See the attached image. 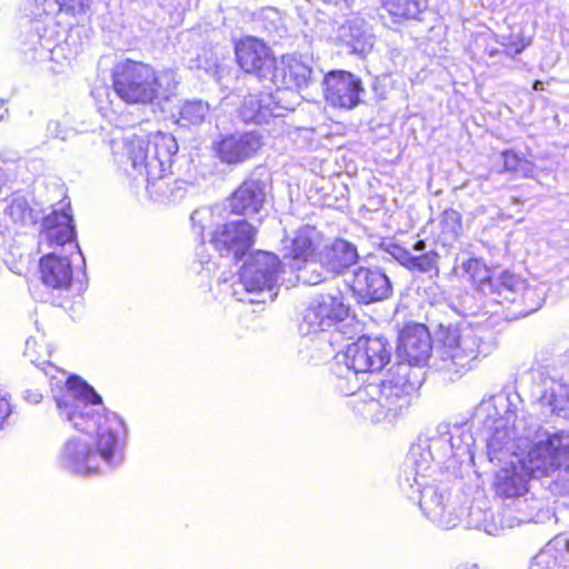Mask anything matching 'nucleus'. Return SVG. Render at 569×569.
<instances>
[{
    "mask_svg": "<svg viewBox=\"0 0 569 569\" xmlns=\"http://www.w3.org/2000/svg\"><path fill=\"white\" fill-rule=\"evenodd\" d=\"M402 490L409 499H418L419 507L423 513L439 527L451 529L459 523V515L447 510V492L439 491L430 481L422 482V486H415L411 493L408 491V487Z\"/></svg>",
    "mask_w": 569,
    "mask_h": 569,
    "instance_id": "f8f14e48",
    "label": "nucleus"
},
{
    "mask_svg": "<svg viewBox=\"0 0 569 569\" xmlns=\"http://www.w3.org/2000/svg\"><path fill=\"white\" fill-rule=\"evenodd\" d=\"M492 349V345L469 326L441 327L431 367L455 381L472 370L479 359L487 357Z\"/></svg>",
    "mask_w": 569,
    "mask_h": 569,
    "instance_id": "39448f33",
    "label": "nucleus"
},
{
    "mask_svg": "<svg viewBox=\"0 0 569 569\" xmlns=\"http://www.w3.org/2000/svg\"><path fill=\"white\" fill-rule=\"evenodd\" d=\"M569 552V536L561 533L551 539L532 559L530 567L552 569L566 566Z\"/></svg>",
    "mask_w": 569,
    "mask_h": 569,
    "instance_id": "cd10ccee",
    "label": "nucleus"
},
{
    "mask_svg": "<svg viewBox=\"0 0 569 569\" xmlns=\"http://www.w3.org/2000/svg\"><path fill=\"white\" fill-rule=\"evenodd\" d=\"M11 413V406L9 399L6 393L0 391V430L3 428V425Z\"/></svg>",
    "mask_w": 569,
    "mask_h": 569,
    "instance_id": "49530a36",
    "label": "nucleus"
},
{
    "mask_svg": "<svg viewBox=\"0 0 569 569\" xmlns=\"http://www.w3.org/2000/svg\"><path fill=\"white\" fill-rule=\"evenodd\" d=\"M510 437L507 436V433H503L502 437H500V432L497 431L488 441V448L492 451H499L502 449L503 445L508 443V440Z\"/></svg>",
    "mask_w": 569,
    "mask_h": 569,
    "instance_id": "de8ad7c7",
    "label": "nucleus"
},
{
    "mask_svg": "<svg viewBox=\"0 0 569 569\" xmlns=\"http://www.w3.org/2000/svg\"><path fill=\"white\" fill-rule=\"evenodd\" d=\"M540 84H541V83H540L539 81H536V83H535V89H539V88H540Z\"/></svg>",
    "mask_w": 569,
    "mask_h": 569,
    "instance_id": "864d4df0",
    "label": "nucleus"
},
{
    "mask_svg": "<svg viewBox=\"0 0 569 569\" xmlns=\"http://www.w3.org/2000/svg\"><path fill=\"white\" fill-rule=\"evenodd\" d=\"M286 91L259 92L244 97L239 107V117L246 123L268 122L271 117H282L283 111L293 110L295 102L284 101Z\"/></svg>",
    "mask_w": 569,
    "mask_h": 569,
    "instance_id": "9d476101",
    "label": "nucleus"
},
{
    "mask_svg": "<svg viewBox=\"0 0 569 569\" xmlns=\"http://www.w3.org/2000/svg\"><path fill=\"white\" fill-rule=\"evenodd\" d=\"M54 401L62 421L83 433H96L93 449L80 438L69 439L60 452L63 468L77 475H92L102 467H116L123 461L122 437L126 429L122 419L106 411L101 397L91 386L77 388L71 382L64 393L56 395Z\"/></svg>",
    "mask_w": 569,
    "mask_h": 569,
    "instance_id": "f257e3e1",
    "label": "nucleus"
},
{
    "mask_svg": "<svg viewBox=\"0 0 569 569\" xmlns=\"http://www.w3.org/2000/svg\"><path fill=\"white\" fill-rule=\"evenodd\" d=\"M448 433H450V425L440 423L431 436L418 438L422 445L428 447V451L439 466L445 463L452 455L451 437Z\"/></svg>",
    "mask_w": 569,
    "mask_h": 569,
    "instance_id": "c756f323",
    "label": "nucleus"
},
{
    "mask_svg": "<svg viewBox=\"0 0 569 569\" xmlns=\"http://www.w3.org/2000/svg\"><path fill=\"white\" fill-rule=\"evenodd\" d=\"M319 232L316 228L305 226L292 238L282 241L283 258L291 259L290 268L300 269L302 262L312 259L318 246Z\"/></svg>",
    "mask_w": 569,
    "mask_h": 569,
    "instance_id": "5701e85b",
    "label": "nucleus"
},
{
    "mask_svg": "<svg viewBox=\"0 0 569 569\" xmlns=\"http://www.w3.org/2000/svg\"><path fill=\"white\" fill-rule=\"evenodd\" d=\"M24 399L30 403H39L42 399V393L38 390H26Z\"/></svg>",
    "mask_w": 569,
    "mask_h": 569,
    "instance_id": "09e8293b",
    "label": "nucleus"
},
{
    "mask_svg": "<svg viewBox=\"0 0 569 569\" xmlns=\"http://www.w3.org/2000/svg\"><path fill=\"white\" fill-rule=\"evenodd\" d=\"M439 465L428 451V447L419 440L411 446L399 479L401 489L408 487L411 493L415 486H422V482L430 481L431 476Z\"/></svg>",
    "mask_w": 569,
    "mask_h": 569,
    "instance_id": "a211bd4d",
    "label": "nucleus"
},
{
    "mask_svg": "<svg viewBox=\"0 0 569 569\" xmlns=\"http://www.w3.org/2000/svg\"><path fill=\"white\" fill-rule=\"evenodd\" d=\"M347 282L353 296L362 303L382 301L392 292L389 278L378 268L357 267Z\"/></svg>",
    "mask_w": 569,
    "mask_h": 569,
    "instance_id": "4468645a",
    "label": "nucleus"
},
{
    "mask_svg": "<svg viewBox=\"0 0 569 569\" xmlns=\"http://www.w3.org/2000/svg\"><path fill=\"white\" fill-rule=\"evenodd\" d=\"M502 158L503 166L507 171H512L526 176L530 170V163L515 151L503 152Z\"/></svg>",
    "mask_w": 569,
    "mask_h": 569,
    "instance_id": "a19ab883",
    "label": "nucleus"
},
{
    "mask_svg": "<svg viewBox=\"0 0 569 569\" xmlns=\"http://www.w3.org/2000/svg\"><path fill=\"white\" fill-rule=\"evenodd\" d=\"M557 472L559 473V475H557V478H560V475H562V473L565 477L569 472V458L566 460V463L559 470H557L552 473V476ZM549 477H551V475Z\"/></svg>",
    "mask_w": 569,
    "mask_h": 569,
    "instance_id": "3c124183",
    "label": "nucleus"
},
{
    "mask_svg": "<svg viewBox=\"0 0 569 569\" xmlns=\"http://www.w3.org/2000/svg\"><path fill=\"white\" fill-rule=\"evenodd\" d=\"M325 97L336 108L352 109L363 91L360 79L347 71H331L323 79Z\"/></svg>",
    "mask_w": 569,
    "mask_h": 569,
    "instance_id": "f3484780",
    "label": "nucleus"
},
{
    "mask_svg": "<svg viewBox=\"0 0 569 569\" xmlns=\"http://www.w3.org/2000/svg\"><path fill=\"white\" fill-rule=\"evenodd\" d=\"M7 213L14 223L22 226H34L41 219L40 212L31 209L22 198L13 199L8 206Z\"/></svg>",
    "mask_w": 569,
    "mask_h": 569,
    "instance_id": "72a5a7b5",
    "label": "nucleus"
},
{
    "mask_svg": "<svg viewBox=\"0 0 569 569\" xmlns=\"http://www.w3.org/2000/svg\"><path fill=\"white\" fill-rule=\"evenodd\" d=\"M42 282L52 289H67L72 281V267L69 258L48 253L40 260Z\"/></svg>",
    "mask_w": 569,
    "mask_h": 569,
    "instance_id": "393cba45",
    "label": "nucleus"
},
{
    "mask_svg": "<svg viewBox=\"0 0 569 569\" xmlns=\"http://www.w3.org/2000/svg\"><path fill=\"white\" fill-rule=\"evenodd\" d=\"M433 351L431 336L425 325L415 323L401 331L398 356L402 361L399 363H408L411 368L420 370L429 360L432 361Z\"/></svg>",
    "mask_w": 569,
    "mask_h": 569,
    "instance_id": "ddd939ff",
    "label": "nucleus"
},
{
    "mask_svg": "<svg viewBox=\"0 0 569 569\" xmlns=\"http://www.w3.org/2000/svg\"><path fill=\"white\" fill-rule=\"evenodd\" d=\"M312 69L296 56H283L274 67L269 78L277 90L286 91L284 101L295 102L299 99L296 90L305 88L311 80Z\"/></svg>",
    "mask_w": 569,
    "mask_h": 569,
    "instance_id": "9b49d317",
    "label": "nucleus"
},
{
    "mask_svg": "<svg viewBox=\"0 0 569 569\" xmlns=\"http://www.w3.org/2000/svg\"><path fill=\"white\" fill-rule=\"evenodd\" d=\"M47 133L49 137L62 141H67L76 134L72 129L62 127L59 121H49L47 124Z\"/></svg>",
    "mask_w": 569,
    "mask_h": 569,
    "instance_id": "c03bdc74",
    "label": "nucleus"
},
{
    "mask_svg": "<svg viewBox=\"0 0 569 569\" xmlns=\"http://www.w3.org/2000/svg\"><path fill=\"white\" fill-rule=\"evenodd\" d=\"M441 232L446 237V240H456L462 230L461 216L455 209H447L440 217Z\"/></svg>",
    "mask_w": 569,
    "mask_h": 569,
    "instance_id": "4c0bfd02",
    "label": "nucleus"
},
{
    "mask_svg": "<svg viewBox=\"0 0 569 569\" xmlns=\"http://www.w3.org/2000/svg\"><path fill=\"white\" fill-rule=\"evenodd\" d=\"M368 356L371 358V362L373 363V370H381L390 360L391 356V346L389 342L382 337V351L375 352L368 350Z\"/></svg>",
    "mask_w": 569,
    "mask_h": 569,
    "instance_id": "37998d69",
    "label": "nucleus"
},
{
    "mask_svg": "<svg viewBox=\"0 0 569 569\" xmlns=\"http://www.w3.org/2000/svg\"><path fill=\"white\" fill-rule=\"evenodd\" d=\"M9 116V110L7 108H4V101L3 100H0V121H4L7 120Z\"/></svg>",
    "mask_w": 569,
    "mask_h": 569,
    "instance_id": "8fccbe9b",
    "label": "nucleus"
},
{
    "mask_svg": "<svg viewBox=\"0 0 569 569\" xmlns=\"http://www.w3.org/2000/svg\"><path fill=\"white\" fill-rule=\"evenodd\" d=\"M76 239V228L70 211L66 208L53 210L42 219V229L39 233V251L53 247H61Z\"/></svg>",
    "mask_w": 569,
    "mask_h": 569,
    "instance_id": "aec40b11",
    "label": "nucleus"
},
{
    "mask_svg": "<svg viewBox=\"0 0 569 569\" xmlns=\"http://www.w3.org/2000/svg\"><path fill=\"white\" fill-rule=\"evenodd\" d=\"M332 371L336 376V389L342 396H356L359 400V392L363 390V387H360L358 377L361 372L356 371L355 368H351L338 359L335 360Z\"/></svg>",
    "mask_w": 569,
    "mask_h": 569,
    "instance_id": "7c9ffc66",
    "label": "nucleus"
},
{
    "mask_svg": "<svg viewBox=\"0 0 569 569\" xmlns=\"http://www.w3.org/2000/svg\"><path fill=\"white\" fill-rule=\"evenodd\" d=\"M116 161L128 171L130 164L134 178L142 177L147 182L150 197L159 202H178L188 191L184 180L166 181L172 167V158L178 152V142L171 133L157 131L147 134L127 131L120 138L111 140Z\"/></svg>",
    "mask_w": 569,
    "mask_h": 569,
    "instance_id": "f03ea898",
    "label": "nucleus"
},
{
    "mask_svg": "<svg viewBox=\"0 0 569 569\" xmlns=\"http://www.w3.org/2000/svg\"><path fill=\"white\" fill-rule=\"evenodd\" d=\"M176 86L172 72L157 74L149 64L129 59L119 62L112 70L114 92L131 104H148L159 97L167 99Z\"/></svg>",
    "mask_w": 569,
    "mask_h": 569,
    "instance_id": "423d86ee",
    "label": "nucleus"
},
{
    "mask_svg": "<svg viewBox=\"0 0 569 569\" xmlns=\"http://www.w3.org/2000/svg\"><path fill=\"white\" fill-rule=\"evenodd\" d=\"M199 214L198 211H194L192 214H191V220L194 221L196 220V217Z\"/></svg>",
    "mask_w": 569,
    "mask_h": 569,
    "instance_id": "603ef678",
    "label": "nucleus"
},
{
    "mask_svg": "<svg viewBox=\"0 0 569 569\" xmlns=\"http://www.w3.org/2000/svg\"><path fill=\"white\" fill-rule=\"evenodd\" d=\"M501 46L503 47V50H489V56L493 57L496 54H499L502 52L507 57L513 58L515 56L521 53L525 48L528 46V43L520 37H510L501 42Z\"/></svg>",
    "mask_w": 569,
    "mask_h": 569,
    "instance_id": "79ce46f5",
    "label": "nucleus"
},
{
    "mask_svg": "<svg viewBox=\"0 0 569 569\" xmlns=\"http://www.w3.org/2000/svg\"><path fill=\"white\" fill-rule=\"evenodd\" d=\"M349 315V308L343 303L339 292L323 293L315 297L303 312L299 331L302 336L322 333V340L330 343L327 331L343 321Z\"/></svg>",
    "mask_w": 569,
    "mask_h": 569,
    "instance_id": "6e6552de",
    "label": "nucleus"
},
{
    "mask_svg": "<svg viewBox=\"0 0 569 569\" xmlns=\"http://www.w3.org/2000/svg\"><path fill=\"white\" fill-rule=\"evenodd\" d=\"M421 386V373L408 363H396L389 377L370 382L359 392L362 415L375 422H392L410 407L413 392Z\"/></svg>",
    "mask_w": 569,
    "mask_h": 569,
    "instance_id": "20e7f679",
    "label": "nucleus"
},
{
    "mask_svg": "<svg viewBox=\"0 0 569 569\" xmlns=\"http://www.w3.org/2000/svg\"><path fill=\"white\" fill-rule=\"evenodd\" d=\"M359 254L351 242L343 239H336L331 244L326 246L320 253L321 264L329 270L340 273L357 263Z\"/></svg>",
    "mask_w": 569,
    "mask_h": 569,
    "instance_id": "a878e982",
    "label": "nucleus"
},
{
    "mask_svg": "<svg viewBox=\"0 0 569 569\" xmlns=\"http://www.w3.org/2000/svg\"><path fill=\"white\" fill-rule=\"evenodd\" d=\"M61 10L72 14L83 13L89 7V0H56Z\"/></svg>",
    "mask_w": 569,
    "mask_h": 569,
    "instance_id": "a18cd8bd",
    "label": "nucleus"
},
{
    "mask_svg": "<svg viewBox=\"0 0 569 569\" xmlns=\"http://www.w3.org/2000/svg\"><path fill=\"white\" fill-rule=\"evenodd\" d=\"M254 236V227L240 220L218 227L211 234L210 243L221 257H231L239 261L252 247Z\"/></svg>",
    "mask_w": 569,
    "mask_h": 569,
    "instance_id": "1a4fd4ad",
    "label": "nucleus"
},
{
    "mask_svg": "<svg viewBox=\"0 0 569 569\" xmlns=\"http://www.w3.org/2000/svg\"><path fill=\"white\" fill-rule=\"evenodd\" d=\"M368 350L375 352L382 351V337L362 336L357 341L347 346L342 353L336 356L335 359L355 368L356 371L366 373L373 372V363L368 356Z\"/></svg>",
    "mask_w": 569,
    "mask_h": 569,
    "instance_id": "b1692460",
    "label": "nucleus"
},
{
    "mask_svg": "<svg viewBox=\"0 0 569 569\" xmlns=\"http://www.w3.org/2000/svg\"><path fill=\"white\" fill-rule=\"evenodd\" d=\"M236 59L240 68L254 73L260 79H268L274 67V57L270 49L254 37L240 39L234 47Z\"/></svg>",
    "mask_w": 569,
    "mask_h": 569,
    "instance_id": "2eb2a0df",
    "label": "nucleus"
},
{
    "mask_svg": "<svg viewBox=\"0 0 569 569\" xmlns=\"http://www.w3.org/2000/svg\"><path fill=\"white\" fill-rule=\"evenodd\" d=\"M549 406L551 411L559 417L569 415V391L566 386L557 385L550 389Z\"/></svg>",
    "mask_w": 569,
    "mask_h": 569,
    "instance_id": "58836bf2",
    "label": "nucleus"
},
{
    "mask_svg": "<svg viewBox=\"0 0 569 569\" xmlns=\"http://www.w3.org/2000/svg\"><path fill=\"white\" fill-rule=\"evenodd\" d=\"M322 268L323 266L320 267V269ZM297 270V280L302 281L305 284L315 286L325 279L322 272L319 270L318 263L311 259L308 260V262H302L300 269Z\"/></svg>",
    "mask_w": 569,
    "mask_h": 569,
    "instance_id": "ea45409f",
    "label": "nucleus"
},
{
    "mask_svg": "<svg viewBox=\"0 0 569 569\" xmlns=\"http://www.w3.org/2000/svg\"><path fill=\"white\" fill-rule=\"evenodd\" d=\"M461 269L463 273L467 274L473 283H478L482 290L489 287L492 276L490 274V270L480 260L468 259L462 262Z\"/></svg>",
    "mask_w": 569,
    "mask_h": 569,
    "instance_id": "e433bc0d",
    "label": "nucleus"
},
{
    "mask_svg": "<svg viewBox=\"0 0 569 569\" xmlns=\"http://www.w3.org/2000/svg\"><path fill=\"white\" fill-rule=\"evenodd\" d=\"M382 7L398 22L403 19H416L422 10L421 0H383Z\"/></svg>",
    "mask_w": 569,
    "mask_h": 569,
    "instance_id": "473e14b6",
    "label": "nucleus"
},
{
    "mask_svg": "<svg viewBox=\"0 0 569 569\" xmlns=\"http://www.w3.org/2000/svg\"><path fill=\"white\" fill-rule=\"evenodd\" d=\"M47 356H49L47 347L38 343L34 339H28L26 341L24 357L49 377L52 385L53 397L64 393L71 382L74 383L77 388L80 386H89L77 376H68L66 371L48 361L46 359Z\"/></svg>",
    "mask_w": 569,
    "mask_h": 569,
    "instance_id": "6ab92c4d",
    "label": "nucleus"
},
{
    "mask_svg": "<svg viewBox=\"0 0 569 569\" xmlns=\"http://www.w3.org/2000/svg\"><path fill=\"white\" fill-rule=\"evenodd\" d=\"M568 448L569 431H546L528 450L515 453V460L509 467L497 472V495L513 498L525 493L530 478L550 476L566 463Z\"/></svg>",
    "mask_w": 569,
    "mask_h": 569,
    "instance_id": "7ed1b4c3",
    "label": "nucleus"
},
{
    "mask_svg": "<svg viewBox=\"0 0 569 569\" xmlns=\"http://www.w3.org/2000/svg\"><path fill=\"white\" fill-rule=\"evenodd\" d=\"M266 200V184L257 179L244 180L229 197L232 213L252 216L258 213Z\"/></svg>",
    "mask_w": 569,
    "mask_h": 569,
    "instance_id": "4be33fe9",
    "label": "nucleus"
},
{
    "mask_svg": "<svg viewBox=\"0 0 569 569\" xmlns=\"http://www.w3.org/2000/svg\"><path fill=\"white\" fill-rule=\"evenodd\" d=\"M338 38L353 53H365L373 44L368 24L358 17L347 20L339 28Z\"/></svg>",
    "mask_w": 569,
    "mask_h": 569,
    "instance_id": "bb28decb",
    "label": "nucleus"
},
{
    "mask_svg": "<svg viewBox=\"0 0 569 569\" xmlns=\"http://www.w3.org/2000/svg\"><path fill=\"white\" fill-rule=\"evenodd\" d=\"M262 144L261 134L251 130L222 136L217 142L216 150L222 162L238 164L254 157Z\"/></svg>",
    "mask_w": 569,
    "mask_h": 569,
    "instance_id": "dca6fc26",
    "label": "nucleus"
},
{
    "mask_svg": "<svg viewBox=\"0 0 569 569\" xmlns=\"http://www.w3.org/2000/svg\"><path fill=\"white\" fill-rule=\"evenodd\" d=\"M450 446L452 447L453 458L462 459L463 457L471 456V446L473 445V437L469 430L460 426H450Z\"/></svg>",
    "mask_w": 569,
    "mask_h": 569,
    "instance_id": "f704fd0d",
    "label": "nucleus"
},
{
    "mask_svg": "<svg viewBox=\"0 0 569 569\" xmlns=\"http://www.w3.org/2000/svg\"><path fill=\"white\" fill-rule=\"evenodd\" d=\"M489 291L497 295V301L502 303L518 302L519 293L525 289V281L517 274L509 271H502L498 277H492L490 280Z\"/></svg>",
    "mask_w": 569,
    "mask_h": 569,
    "instance_id": "c85d7f7f",
    "label": "nucleus"
},
{
    "mask_svg": "<svg viewBox=\"0 0 569 569\" xmlns=\"http://www.w3.org/2000/svg\"><path fill=\"white\" fill-rule=\"evenodd\" d=\"M415 253L399 244L391 243L387 252L401 266L413 272L429 273L430 277L439 274V254L433 250H427L423 240L417 241L412 247Z\"/></svg>",
    "mask_w": 569,
    "mask_h": 569,
    "instance_id": "412c9836",
    "label": "nucleus"
},
{
    "mask_svg": "<svg viewBox=\"0 0 569 569\" xmlns=\"http://www.w3.org/2000/svg\"><path fill=\"white\" fill-rule=\"evenodd\" d=\"M210 106L201 99L183 101L178 111L177 123L180 127L200 126L209 116Z\"/></svg>",
    "mask_w": 569,
    "mask_h": 569,
    "instance_id": "2f4dec72",
    "label": "nucleus"
},
{
    "mask_svg": "<svg viewBox=\"0 0 569 569\" xmlns=\"http://www.w3.org/2000/svg\"><path fill=\"white\" fill-rule=\"evenodd\" d=\"M546 298V290L543 286L530 287L525 283V289L519 293L518 303L522 306L519 310L520 313L529 315L538 310Z\"/></svg>",
    "mask_w": 569,
    "mask_h": 569,
    "instance_id": "c9c22d12",
    "label": "nucleus"
},
{
    "mask_svg": "<svg viewBox=\"0 0 569 569\" xmlns=\"http://www.w3.org/2000/svg\"><path fill=\"white\" fill-rule=\"evenodd\" d=\"M280 272L281 262L274 253L262 250L250 253L241 268L239 287L246 295H253L257 298L243 297L238 288H234L233 293L238 296V300H247L250 303L273 301Z\"/></svg>",
    "mask_w": 569,
    "mask_h": 569,
    "instance_id": "0eeeda50",
    "label": "nucleus"
}]
</instances>
